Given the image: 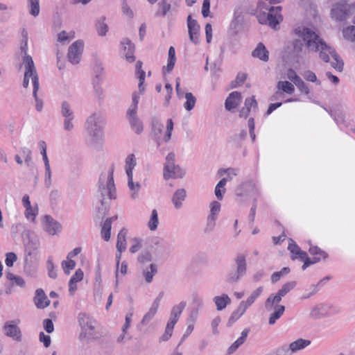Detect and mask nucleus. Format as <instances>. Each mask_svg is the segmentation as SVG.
Returning <instances> with one entry per match:
<instances>
[{"label":"nucleus","instance_id":"15","mask_svg":"<svg viewBox=\"0 0 355 355\" xmlns=\"http://www.w3.org/2000/svg\"><path fill=\"white\" fill-rule=\"evenodd\" d=\"M110 202L106 198L99 199L96 205V220L103 219L107 214L110 210Z\"/></svg>","mask_w":355,"mask_h":355},{"label":"nucleus","instance_id":"44","mask_svg":"<svg viewBox=\"0 0 355 355\" xmlns=\"http://www.w3.org/2000/svg\"><path fill=\"white\" fill-rule=\"evenodd\" d=\"M344 38L350 42H355V26H349L343 30Z\"/></svg>","mask_w":355,"mask_h":355},{"label":"nucleus","instance_id":"5","mask_svg":"<svg viewBox=\"0 0 355 355\" xmlns=\"http://www.w3.org/2000/svg\"><path fill=\"white\" fill-rule=\"evenodd\" d=\"M354 12V6L346 1L335 3L331 10V17L336 21H343L349 19Z\"/></svg>","mask_w":355,"mask_h":355},{"label":"nucleus","instance_id":"12","mask_svg":"<svg viewBox=\"0 0 355 355\" xmlns=\"http://www.w3.org/2000/svg\"><path fill=\"white\" fill-rule=\"evenodd\" d=\"M334 306L329 304H318L314 306L309 313L311 318L319 320L329 315V311Z\"/></svg>","mask_w":355,"mask_h":355},{"label":"nucleus","instance_id":"63","mask_svg":"<svg viewBox=\"0 0 355 355\" xmlns=\"http://www.w3.org/2000/svg\"><path fill=\"white\" fill-rule=\"evenodd\" d=\"M121 10L123 13L127 15L130 19H132L134 17V12L128 5L127 0H123Z\"/></svg>","mask_w":355,"mask_h":355},{"label":"nucleus","instance_id":"64","mask_svg":"<svg viewBox=\"0 0 355 355\" xmlns=\"http://www.w3.org/2000/svg\"><path fill=\"white\" fill-rule=\"evenodd\" d=\"M303 77L307 81L317 83L318 85H320V82L317 80L316 75L311 71H305L303 74Z\"/></svg>","mask_w":355,"mask_h":355},{"label":"nucleus","instance_id":"16","mask_svg":"<svg viewBox=\"0 0 355 355\" xmlns=\"http://www.w3.org/2000/svg\"><path fill=\"white\" fill-rule=\"evenodd\" d=\"M3 329L7 336L12 338L16 341H21V333L20 329L16 324L7 322L4 324Z\"/></svg>","mask_w":355,"mask_h":355},{"label":"nucleus","instance_id":"34","mask_svg":"<svg viewBox=\"0 0 355 355\" xmlns=\"http://www.w3.org/2000/svg\"><path fill=\"white\" fill-rule=\"evenodd\" d=\"M128 176V186L130 190L132 191L131 198L135 199L137 198V193L139 192L141 185L136 182H133V175H127Z\"/></svg>","mask_w":355,"mask_h":355},{"label":"nucleus","instance_id":"61","mask_svg":"<svg viewBox=\"0 0 355 355\" xmlns=\"http://www.w3.org/2000/svg\"><path fill=\"white\" fill-rule=\"evenodd\" d=\"M220 210V204L217 201H213L210 205V214L209 216L216 218Z\"/></svg>","mask_w":355,"mask_h":355},{"label":"nucleus","instance_id":"58","mask_svg":"<svg viewBox=\"0 0 355 355\" xmlns=\"http://www.w3.org/2000/svg\"><path fill=\"white\" fill-rule=\"evenodd\" d=\"M28 50V33L25 31L22 32V40L21 44V51L24 54V56L28 55L27 54Z\"/></svg>","mask_w":355,"mask_h":355},{"label":"nucleus","instance_id":"25","mask_svg":"<svg viewBox=\"0 0 355 355\" xmlns=\"http://www.w3.org/2000/svg\"><path fill=\"white\" fill-rule=\"evenodd\" d=\"M254 184L252 181L243 182L239 185L236 190V194L239 197H244L248 196L251 191L253 190Z\"/></svg>","mask_w":355,"mask_h":355},{"label":"nucleus","instance_id":"41","mask_svg":"<svg viewBox=\"0 0 355 355\" xmlns=\"http://www.w3.org/2000/svg\"><path fill=\"white\" fill-rule=\"evenodd\" d=\"M157 6L159 9L155 12L156 16H165L171 8V4L167 3L166 0H162Z\"/></svg>","mask_w":355,"mask_h":355},{"label":"nucleus","instance_id":"4","mask_svg":"<svg viewBox=\"0 0 355 355\" xmlns=\"http://www.w3.org/2000/svg\"><path fill=\"white\" fill-rule=\"evenodd\" d=\"M23 63L25 67L23 87L27 88L29 85V79L31 78L33 89L38 90L40 87L39 78L31 56H24Z\"/></svg>","mask_w":355,"mask_h":355},{"label":"nucleus","instance_id":"50","mask_svg":"<svg viewBox=\"0 0 355 355\" xmlns=\"http://www.w3.org/2000/svg\"><path fill=\"white\" fill-rule=\"evenodd\" d=\"M298 37H301L302 39V40H301L300 39H295L293 42V51L296 55H299L302 51V49L304 48L303 42H304L306 43V42L304 40V39L302 37H300V36H298Z\"/></svg>","mask_w":355,"mask_h":355},{"label":"nucleus","instance_id":"7","mask_svg":"<svg viewBox=\"0 0 355 355\" xmlns=\"http://www.w3.org/2000/svg\"><path fill=\"white\" fill-rule=\"evenodd\" d=\"M236 269L230 272L227 276V282L229 283H236L243 277L247 271V263L245 257L239 254L235 258Z\"/></svg>","mask_w":355,"mask_h":355},{"label":"nucleus","instance_id":"26","mask_svg":"<svg viewBox=\"0 0 355 355\" xmlns=\"http://www.w3.org/2000/svg\"><path fill=\"white\" fill-rule=\"evenodd\" d=\"M246 309L247 308L245 307V305H244V303L240 302L237 309L233 311L231 316L230 317L227 322V326L231 327L239 318H240V317L244 314Z\"/></svg>","mask_w":355,"mask_h":355},{"label":"nucleus","instance_id":"20","mask_svg":"<svg viewBox=\"0 0 355 355\" xmlns=\"http://www.w3.org/2000/svg\"><path fill=\"white\" fill-rule=\"evenodd\" d=\"M185 175V171L179 165L173 164L168 170L164 169V178H182Z\"/></svg>","mask_w":355,"mask_h":355},{"label":"nucleus","instance_id":"8","mask_svg":"<svg viewBox=\"0 0 355 355\" xmlns=\"http://www.w3.org/2000/svg\"><path fill=\"white\" fill-rule=\"evenodd\" d=\"M296 286V282L291 281L284 284L276 293L270 294L268 297V304L279 303L282 297L292 291Z\"/></svg>","mask_w":355,"mask_h":355},{"label":"nucleus","instance_id":"60","mask_svg":"<svg viewBox=\"0 0 355 355\" xmlns=\"http://www.w3.org/2000/svg\"><path fill=\"white\" fill-rule=\"evenodd\" d=\"M104 69L101 64V63H97L95 64L94 67V77L92 78V80L98 79V80H103L102 75L103 73Z\"/></svg>","mask_w":355,"mask_h":355},{"label":"nucleus","instance_id":"47","mask_svg":"<svg viewBox=\"0 0 355 355\" xmlns=\"http://www.w3.org/2000/svg\"><path fill=\"white\" fill-rule=\"evenodd\" d=\"M25 216L27 219H31L33 222H35V217L38 214V207H33L32 205L25 208Z\"/></svg>","mask_w":355,"mask_h":355},{"label":"nucleus","instance_id":"21","mask_svg":"<svg viewBox=\"0 0 355 355\" xmlns=\"http://www.w3.org/2000/svg\"><path fill=\"white\" fill-rule=\"evenodd\" d=\"M288 78L293 82V83L297 87V88L306 94L309 93V89L304 83V82L300 78L299 76L296 74L295 71L290 69L288 72Z\"/></svg>","mask_w":355,"mask_h":355},{"label":"nucleus","instance_id":"46","mask_svg":"<svg viewBox=\"0 0 355 355\" xmlns=\"http://www.w3.org/2000/svg\"><path fill=\"white\" fill-rule=\"evenodd\" d=\"M105 17H103L96 24V29L100 36H105L108 31L107 25L104 22Z\"/></svg>","mask_w":355,"mask_h":355},{"label":"nucleus","instance_id":"49","mask_svg":"<svg viewBox=\"0 0 355 355\" xmlns=\"http://www.w3.org/2000/svg\"><path fill=\"white\" fill-rule=\"evenodd\" d=\"M46 268L49 277L52 279H55L57 277V272L55 270V266L51 257H49L46 261Z\"/></svg>","mask_w":355,"mask_h":355},{"label":"nucleus","instance_id":"54","mask_svg":"<svg viewBox=\"0 0 355 355\" xmlns=\"http://www.w3.org/2000/svg\"><path fill=\"white\" fill-rule=\"evenodd\" d=\"M39 147L41 150V155L42 156V159L44 162V166H49L50 165L49 164V159H48V157H47V154H46V142L44 141H40L39 142Z\"/></svg>","mask_w":355,"mask_h":355},{"label":"nucleus","instance_id":"18","mask_svg":"<svg viewBox=\"0 0 355 355\" xmlns=\"http://www.w3.org/2000/svg\"><path fill=\"white\" fill-rule=\"evenodd\" d=\"M241 101V94L239 92H232L225 100V107L227 111H232L237 107Z\"/></svg>","mask_w":355,"mask_h":355},{"label":"nucleus","instance_id":"29","mask_svg":"<svg viewBox=\"0 0 355 355\" xmlns=\"http://www.w3.org/2000/svg\"><path fill=\"white\" fill-rule=\"evenodd\" d=\"M250 329H245L241 332V336L228 348V354L234 353L241 345L244 343L248 337Z\"/></svg>","mask_w":355,"mask_h":355},{"label":"nucleus","instance_id":"17","mask_svg":"<svg viewBox=\"0 0 355 355\" xmlns=\"http://www.w3.org/2000/svg\"><path fill=\"white\" fill-rule=\"evenodd\" d=\"M121 44L123 46V54L124 55L126 60L129 62H133L135 60V57L134 55V44H132L128 38L124 39Z\"/></svg>","mask_w":355,"mask_h":355},{"label":"nucleus","instance_id":"19","mask_svg":"<svg viewBox=\"0 0 355 355\" xmlns=\"http://www.w3.org/2000/svg\"><path fill=\"white\" fill-rule=\"evenodd\" d=\"M33 301L38 309H44L50 304V300L42 288H38L35 291Z\"/></svg>","mask_w":355,"mask_h":355},{"label":"nucleus","instance_id":"11","mask_svg":"<svg viewBox=\"0 0 355 355\" xmlns=\"http://www.w3.org/2000/svg\"><path fill=\"white\" fill-rule=\"evenodd\" d=\"M264 307L268 311L273 310V312L270 315L268 319V323L270 325L274 324L276 321L282 317L285 311V306L279 304V303L268 304V298L265 301Z\"/></svg>","mask_w":355,"mask_h":355},{"label":"nucleus","instance_id":"57","mask_svg":"<svg viewBox=\"0 0 355 355\" xmlns=\"http://www.w3.org/2000/svg\"><path fill=\"white\" fill-rule=\"evenodd\" d=\"M274 355H293L288 345L278 347L274 352Z\"/></svg>","mask_w":355,"mask_h":355},{"label":"nucleus","instance_id":"39","mask_svg":"<svg viewBox=\"0 0 355 355\" xmlns=\"http://www.w3.org/2000/svg\"><path fill=\"white\" fill-rule=\"evenodd\" d=\"M112 227V219H106L101 228V235L105 241H107L110 239V231Z\"/></svg>","mask_w":355,"mask_h":355},{"label":"nucleus","instance_id":"27","mask_svg":"<svg viewBox=\"0 0 355 355\" xmlns=\"http://www.w3.org/2000/svg\"><path fill=\"white\" fill-rule=\"evenodd\" d=\"M187 193L184 189H178L173 194L172 202L176 209H180L182 205V201L185 200Z\"/></svg>","mask_w":355,"mask_h":355},{"label":"nucleus","instance_id":"45","mask_svg":"<svg viewBox=\"0 0 355 355\" xmlns=\"http://www.w3.org/2000/svg\"><path fill=\"white\" fill-rule=\"evenodd\" d=\"M159 219L158 214L156 209H153L151 212L150 220L148 223V226L151 231H155L158 226Z\"/></svg>","mask_w":355,"mask_h":355},{"label":"nucleus","instance_id":"24","mask_svg":"<svg viewBox=\"0 0 355 355\" xmlns=\"http://www.w3.org/2000/svg\"><path fill=\"white\" fill-rule=\"evenodd\" d=\"M252 55L264 62H267L269 59V52L262 43L257 44L256 49L252 52Z\"/></svg>","mask_w":355,"mask_h":355},{"label":"nucleus","instance_id":"56","mask_svg":"<svg viewBox=\"0 0 355 355\" xmlns=\"http://www.w3.org/2000/svg\"><path fill=\"white\" fill-rule=\"evenodd\" d=\"M247 76L245 73H238L234 80L231 82V88L237 87L239 85H242L246 80Z\"/></svg>","mask_w":355,"mask_h":355},{"label":"nucleus","instance_id":"51","mask_svg":"<svg viewBox=\"0 0 355 355\" xmlns=\"http://www.w3.org/2000/svg\"><path fill=\"white\" fill-rule=\"evenodd\" d=\"M157 309H158V308L152 305L151 307L150 308L149 311L144 316V318L141 320V323L142 324L148 323L153 319V318L155 316V315L156 314Z\"/></svg>","mask_w":355,"mask_h":355},{"label":"nucleus","instance_id":"40","mask_svg":"<svg viewBox=\"0 0 355 355\" xmlns=\"http://www.w3.org/2000/svg\"><path fill=\"white\" fill-rule=\"evenodd\" d=\"M29 14L36 17L40 14V0H28Z\"/></svg>","mask_w":355,"mask_h":355},{"label":"nucleus","instance_id":"55","mask_svg":"<svg viewBox=\"0 0 355 355\" xmlns=\"http://www.w3.org/2000/svg\"><path fill=\"white\" fill-rule=\"evenodd\" d=\"M242 14L243 12L241 8H237L234 10L233 19L231 23V25L234 28L242 21Z\"/></svg>","mask_w":355,"mask_h":355},{"label":"nucleus","instance_id":"36","mask_svg":"<svg viewBox=\"0 0 355 355\" xmlns=\"http://www.w3.org/2000/svg\"><path fill=\"white\" fill-rule=\"evenodd\" d=\"M61 114L64 118L75 119L73 111L69 102L64 101L61 104Z\"/></svg>","mask_w":355,"mask_h":355},{"label":"nucleus","instance_id":"14","mask_svg":"<svg viewBox=\"0 0 355 355\" xmlns=\"http://www.w3.org/2000/svg\"><path fill=\"white\" fill-rule=\"evenodd\" d=\"M186 306L187 302L185 301H182L179 304L174 305L171 310L169 320L167 323L175 326Z\"/></svg>","mask_w":355,"mask_h":355},{"label":"nucleus","instance_id":"32","mask_svg":"<svg viewBox=\"0 0 355 355\" xmlns=\"http://www.w3.org/2000/svg\"><path fill=\"white\" fill-rule=\"evenodd\" d=\"M157 272V266L155 263H150L149 268H146L143 269V275L145 277V280L147 283H150L153 279L154 275Z\"/></svg>","mask_w":355,"mask_h":355},{"label":"nucleus","instance_id":"6","mask_svg":"<svg viewBox=\"0 0 355 355\" xmlns=\"http://www.w3.org/2000/svg\"><path fill=\"white\" fill-rule=\"evenodd\" d=\"M78 320L82 329L79 338L83 340L94 338L96 321L85 313H80Z\"/></svg>","mask_w":355,"mask_h":355},{"label":"nucleus","instance_id":"42","mask_svg":"<svg viewBox=\"0 0 355 355\" xmlns=\"http://www.w3.org/2000/svg\"><path fill=\"white\" fill-rule=\"evenodd\" d=\"M184 97L186 98V102L184 104V107L186 110L191 111L195 107L196 98L191 92H187Z\"/></svg>","mask_w":355,"mask_h":355},{"label":"nucleus","instance_id":"37","mask_svg":"<svg viewBox=\"0 0 355 355\" xmlns=\"http://www.w3.org/2000/svg\"><path fill=\"white\" fill-rule=\"evenodd\" d=\"M277 89L281 91L282 93L285 92L288 94L293 93L295 87L292 83L288 81H279L277 85Z\"/></svg>","mask_w":355,"mask_h":355},{"label":"nucleus","instance_id":"3","mask_svg":"<svg viewBox=\"0 0 355 355\" xmlns=\"http://www.w3.org/2000/svg\"><path fill=\"white\" fill-rule=\"evenodd\" d=\"M114 168L112 167L107 173H102L98 182V191L100 192V199L106 198L110 201L111 199L116 198V188L113 178Z\"/></svg>","mask_w":355,"mask_h":355},{"label":"nucleus","instance_id":"1","mask_svg":"<svg viewBox=\"0 0 355 355\" xmlns=\"http://www.w3.org/2000/svg\"><path fill=\"white\" fill-rule=\"evenodd\" d=\"M293 33L295 35L304 39L306 42V46L309 51L319 52V57L324 62H328L329 55H331L334 59V61L331 62V67L339 72L343 70L344 63L336 50L327 44L313 31L306 27L297 26L293 29Z\"/></svg>","mask_w":355,"mask_h":355},{"label":"nucleus","instance_id":"30","mask_svg":"<svg viewBox=\"0 0 355 355\" xmlns=\"http://www.w3.org/2000/svg\"><path fill=\"white\" fill-rule=\"evenodd\" d=\"M103 80H98V79L92 80V86L95 98L100 102L104 99V90L102 87Z\"/></svg>","mask_w":355,"mask_h":355},{"label":"nucleus","instance_id":"38","mask_svg":"<svg viewBox=\"0 0 355 355\" xmlns=\"http://www.w3.org/2000/svg\"><path fill=\"white\" fill-rule=\"evenodd\" d=\"M135 166V156L134 154H130L125 159V173L127 175H132V171Z\"/></svg>","mask_w":355,"mask_h":355},{"label":"nucleus","instance_id":"31","mask_svg":"<svg viewBox=\"0 0 355 355\" xmlns=\"http://www.w3.org/2000/svg\"><path fill=\"white\" fill-rule=\"evenodd\" d=\"M128 230L125 228H123L118 234L117 236V241H116V248L118 252L121 253L126 248V241L125 236L127 234Z\"/></svg>","mask_w":355,"mask_h":355},{"label":"nucleus","instance_id":"33","mask_svg":"<svg viewBox=\"0 0 355 355\" xmlns=\"http://www.w3.org/2000/svg\"><path fill=\"white\" fill-rule=\"evenodd\" d=\"M176 57H175V51L173 46H171L168 49V63L166 67H164V69H166V72L170 73L175 64Z\"/></svg>","mask_w":355,"mask_h":355},{"label":"nucleus","instance_id":"62","mask_svg":"<svg viewBox=\"0 0 355 355\" xmlns=\"http://www.w3.org/2000/svg\"><path fill=\"white\" fill-rule=\"evenodd\" d=\"M17 257L14 252H8L6 254L5 263L8 267L13 266L14 263L17 261Z\"/></svg>","mask_w":355,"mask_h":355},{"label":"nucleus","instance_id":"13","mask_svg":"<svg viewBox=\"0 0 355 355\" xmlns=\"http://www.w3.org/2000/svg\"><path fill=\"white\" fill-rule=\"evenodd\" d=\"M268 20L267 24L272 28H276L279 22L282 20V16L280 14L282 11L281 6H271L268 9Z\"/></svg>","mask_w":355,"mask_h":355},{"label":"nucleus","instance_id":"48","mask_svg":"<svg viewBox=\"0 0 355 355\" xmlns=\"http://www.w3.org/2000/svg\"><path fill=\"white\" fill-rule=\"evenodd\" d=\"M61 266L64 273L69 275L70 271L75 268L76 261L72 259L64 260L62 261Z\"/></svg>","mask_w":355,"mask_h":355},{"label":"nucleus","instance_id":"35","mask_svg":"<svg viewBox=\"0 0 355 355\" xmlns=\"http://www.w3.org/2000/svg\"><path fill=\"white\" fill-rule=\"evenodd\" d=\"M263 290V286L258 287L250 294V295L248 297V299L245 301H241V302L244 303V305H245V307L248 309L254 302L256 299L261 294Z\"/></svg>","mask_w":355,"mask_h":355},{"label":"nucleus","instance_id":"52","mask_svg":"<svg viewBox=\"0 0 355 355\" xmlns=\"http://www.w3.org/2000/svg\"><path fill=\"white\" fill-rule=\"evenodd\" d=\"M20 152L22 156L24 157L25 163L27 166H30L32 163V152L31 149L27 147H23L21 148Z\"/></svg>","mask_w":355,"mask_h":355},{"label":"nucleus","instance_id":"10","mask_svg":"<svg viewBox=\"0 0 355 355\" xmlns=\"http://www.w3.org/2000/svg\"><path fill=\"white\" fill-rule=\"evenodd\" d=\"M42 224L44 231L51 236L57 234L62 229L60 223L50 215L43 216Z\"/></svg>","mask_w":355,"mask_h":355},{"label":"nucleus","instance_id":"23","mask_svg":"<svg viewBox=\"0 0 355 355\" xmlns=\"http://www.w3.org/2000/svg\"><path fill=\"white\" fill-rule=\"evenodd\" d=\"M311 345V340L304 339V338H298L296 340L291 343L288 346L292 354L298 352L306 347Z\"/></svg>","mask_w":355,"mask_h":355},{"label":"nucleus","instance_id":"9","mask_svg":"<svg viewBox=\"0 0 355 355\" xmlns=\"http://www.w3.org/2000/svg\"><path fill=\"white\" fill-rule=\"evenodd\" d=\"M84 43L77 40L69 46L67 53L68 60L73 64L79 63L83 51Z\"/></svg>","mask_w":355,"mask_h":355},{"label":"nucleus","instance_id":"28","mask_svg":"<svg viewBox=\"0 0 355 355\" xmlns=\"http://www.w3.org/2000/svg\"><path fill=\"white\" fill-rule=\"evenodd\" d=\"M131 129L136 134H141L144 130V126L141 121L139 119L138 116H127Z\"/></svg>","mask_w":355,"mask_h":355},{"label":"nucleus","instance_id":"2","mask_svg":"<svg viewBox=\"0 0 355 355\" xmlns=\"http://www.w3.org/2000/svg\"><path fill=\"white\" fill-rule=\"evenodd\" d=\"M105 119L100 112H94L87 119L85 127L89 137L94 140H99L103 135Z\"/></svg>","mask_w":355,"mask_h":355},{"label":"nucleus","instance_id":"22","mask_svg":"<svg viewBox=\"0 0 355 355\" xmlns=\"http://www.w3.org/2000/svg\"><path fill=\"white\" fill-rule=\"evenodd\" d=\"M213 301L215 303L217 311H223L226 308L227 305H230L232 302L231 298L227 294L223 293L220 295L215 296L213 298Z\"/></svg>","mask_w":355,"mask_h":355},{"label":"nucleus","instance_id":"59","mask_svg":"<svg viewBox=\"0 0 355 355\" xmlns=\"http://www.w3.org/2000/svg\"><path fill=\"white\" fill-rule=\"evenodd\" d=\"M174 325L167 323L164 334L160 338L161 341H167L172 336Z\"/></svg>","mask_w":355,"mask_h":355},{"label":"nucleus","instance_id":"53","mask_svg":"<svg viewBox=\"0 0 355 355\" xmlns=\"http://www.w3.org/2000/svg\"><path fill=\"white\" fill-rule=\"evenodd\" d=\"M152 261V254L148 250H144L138 257V261L141 264H145Z\"/></svg>","mask_w":355,"mask_h":355},{"label":"nucleus","instance_id":"43","mask_svg":"<svg viewBox=\"0 0 355 355\" xmlns=\"http://www.w3.org/2000/svg\"><path fill=\"white\" fill-rule=\"evenodd\" d=\"M227 179L223 178L219 181L215 188V195L218 200L223 199V194L225 193V189L224 187L227 183Z\"/></svg>","mask_w":355,"mask_h":355}]
</instances>
